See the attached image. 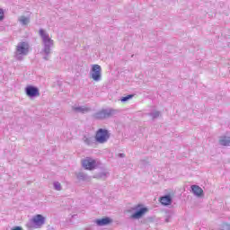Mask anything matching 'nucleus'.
I'll list each match as a JSON object with an SVG mask.
<instances>
[{"instance_id": "1", "label": "nucleus", "mask_w": 230, "mask_h": 230, "mask_svg": "<svg viewBox=\"0 0 230 230\" xmlns=\"http://www.w3.org/2000/svg\"><path fill=\"white\" fill-rule=\"evenodd\" d=\"M39 35L41 39L42 53L44 55H51V49L55 46V41L49 37V33L46 31L44 29H40Z\"/></svg>"}, {"instance_id": "2", "label": "nucleus", "mask_w": 230, "mask_h": 230, "mask_svg": "<svg viewBox=\"0 0 230 230\" xmlns=\"http://www.w3.org/2000/svg\"><path fill=\"white\" fill-rule=\"evenodd\" d=\"M28 53H30V43L26 41L19 42L14 51V58L21 62L24 60V57H26Z\"/></svg>"}, {"instance_id": "3", "label": "nucleus", "mask_w": 230, "mask_h": 230, "mask_svg": "<svg viewBox=\"0 0 230 230\" xmlns=\"http://www.w3.org/2000/svg\"><path fill=\"white\" fill-rule=\"evenodd\" d=\"M44 224H46V217L38 214L26 223V227H28V229H39L40 227H42Z\"/></svg>"}, {"instance_id": "4", "label": "nucleus", "mask_w": 230, "mask_h": 230, "mask_svg": "<svg viewBox=\"0 0 230 230\" xmlns=\"http://www.w3.org/2000/svg\"><path fill=\"white\" fill-rule=\"evenodd\" d=\"M118 114V110H114L112 108L102 109L95 112L93 115L94 119H109V118H112V116H116Z\"/></svg>"}, {"instance_id": "5", "label": "nucleus", "mask_w": 230, "mask_h": 230, "mask_svg": "<svg viewBox=\"0 0 230 230\" xmlns=\"http://www.w3.org/2000/svg\"><path fill=\"white\" fill-rule=\"evenodd\" d=\"M111 137V133H109V130L99 128L95 135V141L97 143H107Z\"/></svg>"}, {"instance_id": "6", "label": "nucleus", "mask_w": 230, "mask_h": 230, "mask_svg": "<svg viewBox=\"0 0 230 230\" xmlns=\"http://www.w3.org/2000/svg\"><path fill=\"white\" fill-rule=\"evenodd\" d=\"M90 75L94 82H100L102 80V66L100 65H93Z\"/></svg>"}, {"instance_id": "7", "label": "nucleus", "mask_w": 230, "mask_h": 230, "mask_svg": "<svg viewBox=\"0 0 230 230\" xmlns=\"http://www.w3.org/2000/svg\"><path fill=\"white\" fill-rule=\"evenodd\" d=\"M25 94L28 96V98H37L40 96V92L36 86L28 85L25 88Z\"/></svg>"}, {"instance_id": "8", "label": "nucleus", "mask_w": 230, "mask_h": 230, "mask_svg": "<svg viewBox=\"0 0 230 230\" xmlns=\"http://www.w3.org/2000/svg\"><path fill=\"white\" fill-rule=\"evenodd\" d=\"M140 206L141 205H138L137 207L133 208L134 210H137L134 214L131 215V218H133V220H139V218H141V217H143V215H145V213L148 211V208H141L137 209V208H140Z\"/></svg>"}, {"instance_id": "9", "label": "nucleus", "mask_w": 230, "mask_h": 230, "mask_svg": "<svg viewBox=\"0 0 230 230\" xmlns=\"http://www.w3.org/2000/svg\"><path fill=\"white\" fill-rule=\"evenodd\" d=\"M83 166L85 170H94L96 168V161L93 158H86L83 161Z\"/></svg>"}, {"instance_id": "10", "label": "nucleus", "mask_w": 230, "mask_h": 230, "mask_svg": "<svg viewBox=\"0 0 230 230\" xmlns=\"http://www.w3.org/2000/svg\"><path fill=\"white\" fill-rule=\"evenodd\" d=\"M82 141L87 146H93L96 145V137L89 135H84L82 138Z\"/></svg>"}, {"instance_id": "11", "label": "nucleus", "mask_w": 230, "mask_h": 230, "mask_svg": "<svg viewBox=\"0 0 230 230\" xmlns=\"http://www.w3.org/2000/svg\"><path fill=\"white\" fill-rule=\"evenodd\" d=\"M72 111L80 114H87V112H91V108L85 106H73Z\"/></svg>"}, {"instance_id": "12", "label": "nucleus", "mask_w": 230, "mask_h": 230, "mask_svg": "<svg viewBox=\"0 0 230 230\" xmlns=\"http://www.w3.org/2000/svg\"><path fill=\"white\" fill-rule=\"evenodd\" d=\"M95 224L99 226H109V224H112V219L111 217H102L101 219H96Z\"/></svg>"}, {"instance_id": "13", "label": "nucleus", "mask_w": 230, "mask_h": 230, "mask_svg": "<svg viewBox=\"0 0 230 230\" xmlns=\"http://www.w3.org/2000/svg\"><path fill=\"white\" fill-rule=\"evenodd\" d=\"M190 188L192 190V193H194L196 197H202L204 195V190H202V188H200V186L191 185Z\"/></svg>"}, {"instance_id": "14", "label": "nucleus", "mask_w": 230, "mask_h": 230, "mask_svg": "<svg viewBox=\"0 0 230 230\" xmlns=\"http://www.w3.org/2000/svg\"><path fill=\"white\" fill-rule=\"evenodd\" d=\"M160 202H161V204H163V206H171V204H172V196L165 195V196L162 197L160 199Z\"/></svg>"}, {"instance_id": "15", "label": "nucleus", "mask_w": 230, "mask_h": 230, "mask_svg": "<svg viewBox=\"0 0 230 230\" xmlns=\"http://www.w3.org/2000/svg\"><path fill=\"white\" fill-rule=\"evenodd\" d=\"M219 145H221V146H230V137L226 136L220 137Z\"/></svg>"}, {"instance_id": "16", "label": "nucleus", "mask_w": 230, "mask_h": 230, "mask_svg": "<svg viewBox=\"0 0 230 230\" xmlns=\"http://www.w3.org/2000/svg\"><path fill=\"white\" fill-rule=\"evenodd\" d=\"M76 177L78 181H86L87 182L91 181V176L87 175L85 172H77Z\"/></svg>"}, {"instance_id": "17", "label": "nucleus", "mask_w": 230, "mask_h": 230, "mask_svg": "<svg viewBox=\"0 0 230 230\" xmlns=\"http://www.w3.org/2000/svg\"><path fill=\"white\" fill-rule=\"evenodd\" d=\"M18 21L22 26H28L30 24V16L22 15L18 18Z\"/></svg>"}, {"instance_id": "18", "label": "nucleus", "mask_w": 230, "mask_h": 230, "mask_svg": "<svg viewBox=\"0 0 230 230\" xmlns=\"http://www.w3.org/2000/svg\"><path fill=\"white\" fill-rule=\"evenodd\" d=\"M107 177H109V172H99L94 176L95 179H102V181H105Z\"/></svg>"}, {"instance_id": "19", "label": "nucleus", "mask_w": 230, "mask_h": 230, "mask_svg": "<svg viewBox=\"0 0 230 230\" xmlns=\"http://www.w3.org/2000/svg\"><path fill=\"white\" fill-rule=\"evenodd\" d=\"M148 116H151V118L153 119H155L159 118V116H161V112L160 111H153L151 113H148Z\"/></svg>"}, {"instance_id": "20", "label": "nucleus", "mask_w": 230, "mask_h": 230, "mask_svg": "<svg viewBox=\"0 0 230 230\" xmlns=\"http://www.w3.org/2000/svg\"><path fill=\"white\" fill-rule=\"evenodd\" d=\"M53 186H54V190H56L57 191H62V185L60 184V182L55 181L53 183Z\"/></svg>"}, {"instance_id": "21", "label": "nucleus", "mask_w": 230, "mask_h": 230, "mask_svg": "<svg viewBox=\"0 0 230 230\" xmlns=\"http://www.w3.org/2000/svg\"><path fill=\"white\" fill-rule=\"evenodd\" d=\"M132 98H134V95L129 94V95H127L125 97H122L120 99V102H122V103H125V102H128V100H132Z\"/></svg>"}, {"instance_id": "22", "label": "nucleus", "mask_w": 230, "mask_h": 230, "mask_svg": "<svg viewBox=\"0 0 230 230\" xmlns=\"http://www.w3.org/2000/svg\"><path fill=\"white\" fill-rule=\"evenodd\" d=\"M221 230H230V225L227 223H224L221 226Z\"/></svg>"}, {"instance_id": "23", "label": "nucleus", "mask_w": 230, "mask_h": 230, "mask_svg": "<svg viewBox=\"0 0 230 230\" xmlns=\"http://www.w3.org/2000/svg\"><path fill=\"white\" fill-rule=\"evenodd\" d=\"M3 19H4V11L0 9V21H3Z\"/></svg>"}, {"instance_id": "24", "label": "nucleus", "mask_w": 230, "mask_h": 230, "mask_svg": "<svg viewBox=\"0 0 230 230\" xmlns=\"http://www.w3.org/2000/svg\"><path fill=\"white\" fill-rule=\"evenodd\" d=\"M13 230H22V227H21V226H15L14 228H13Z\"/></svg>"}, {"instance_id": "25", "label": "nucleus", "mask_w": 230, "mask_h": 230, "mask_svg": "<svg viewBox=\"0 0 230 230\" xmlns=\"http://www.w3.org/2000/svg\"><path fill=\"white\" fill-rule=\"evenodd\" d=\"M43 58H44L45 60H49V55H45V56L43 57Z\"/></svg>"}, {"instance_id": "26", "label": "nucleus", "mask_w": 230, "mask_h": 230, "mask_svg": "<svg viewBox=\"0 0 230 230\" xmlns=\"http://www.w3.org/2000/svg\"><path fill=\"white\" fill-rule=\"evenodd\" d=\"M119 157H125V154H119Z\"/></svg>"}, {"instance_id": "27", "label": "nucleus", "mask_w": 230, "mask_h": 230, "mask_svg": "<svg viewBox=\"0 0 230 230\" xmlns=\"http://www.w3.org/2000/svg\"><path fill=\"white\" fill-rule=\"evenodd\" d=\"M165 222H170V217H167V218L165 219Z\"/></svg>"}]
</instances>
